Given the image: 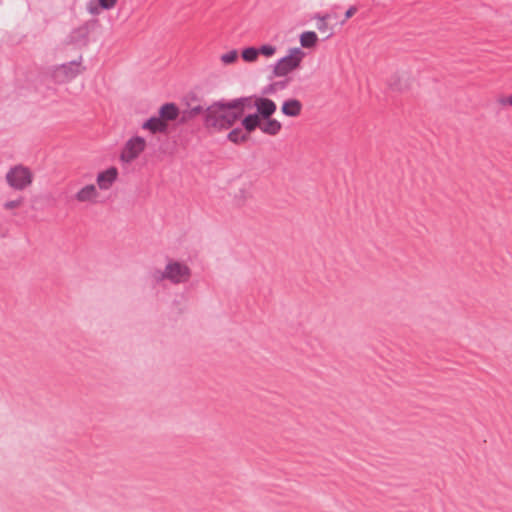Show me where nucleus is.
I'll return each mask as SVG.
<instances>
[{
    "label": "nucleus",
    "instance_id": "obj_23",
    "mask_svg": "<svg viewBox=\"0 0 512 512\" xmlns=\"http://www.w3.org/2000/svg\"><path fill=\"white\" fill-rule=\"evenodd\" d=\"M315 18L318 20L317 21V29L322 32V33H325L328 31V25H327V19L329 18V14H325V15H319L317 14L315 16Z\"/></svg>",
    "mask_w": 512,
    "mask_h": 512
},
{
    "label": "nucleus",
    "instance_id": "obj_24",
    "mask_svg": "<svg viewBox=\"0 0 512 512\" xmlns=\"http://www.w3.org/2000/svg\"><path fill=\"white\" fill-rule=\"evenodd\" d=\"M257 51H259V54H262L266 57H271L275 54L276 47L271 44H263L257 48Z\"/></svg>",
    "mask_w": 512,
    "mask_h": 512
},
{
    "label": "nucleus",
    "instance_id": "obj_18",
    "mask_svg": "<svg viewBox=\"0 0 512 512\" xmlns=\"http://www.w3.org/2000/svg\"><path fill=\"white\" fill-rule=\"evenodd\" d=\"M148 279L153 286L160 284L164 280L168 281L166 267L163 270L157 268L150 270L148 273Z\"/></svg>",
    "mask_w": 512,
    "mask_h": 512
},
{
    "label": "nucleus",
    "instance_id": "obj_12",
    "mask_svg": "<svg viewBox=\"0 0 512 512\" xmlns=\"http://www.w3.org/2000/svg\"><path fill=\"white\" fill-rule=\"evenodd\" d=\"M158 115L164 121V123H168L169 121H174L179 116V108L173 102H168L160 106L158 110Z\"/></svg>",
    "mask_w": 512,
    "mask_h": 512
},
{
    "label": "nucleus",
    "instance_id": "obj_21",
    "mask_svg": "<svg viewBox=\"0 0 512 512\" xmlns=\"http://www.w3.org/2000/svg\"><path fill=\"white\" fill-rule=\"evenodd\" d=\"M205 110L206 108H204L202 105L198 104L196 106H190L189 105V109L185 110L183 112V118L184 119H191L199 114H203V118L205 117Z\"/></svg>",
    "mask_w": 512,
    "mask_h": 512
},
{
    "label": "nucleus",
    "instance_id": "obj_31",
    "mask_svg": "<svg viewBox=\"0 0 512 512\" xmlns=\"http://www.w3.org/2000/svg\"><path fill=\"white\" fill-rule=\"evenodd\" d=\"M503 104H509L512 106V95L508 96L507 98L502 100Z\"/></svg>",
    "mask_w": 512,
    "mask_h": 512
},
{
    "label": "nucleus",
    "instance_id": "obj_1",
    "mask_svg": "<svg viewBox=\"0 0 512 512\" xmlns=\"http://www.w3.org/2000/svg\"><path fill=\"white\" fill-rule=\"evenodd\" d=\"M241 118L240 112L221 107L218 100L206 107L203 123L207 129L221 132L230 129Z\"/></svg>",
    "mask_w": 512,
    "mask_h": 512
},
{
    "label": "nucleus",
    "instance_id": "obj_30",
    "mask_svg": "<svg viewBox=\"0 0 512 512\" xmlns=\"http://www.w3.org/2000/svg\"><path fill=\"white\" fill-rule=\"evenodd\" d=\"M389 85L392 89L398 90V91H402L406 87L405 85H402L401 83H396L393 81H390Z\"/></svg>",
    "mask_w": 512,
    "mask_h": 512
},
{
    "label": "nucleus",
    "instance_id": "obj_26",
    "mask_svg": "<svg viewBox=\"0 0 512 512\" xmlns=\"http://www.w3.org/2000/svg\"><path fill=\"white\" fill-rule=\"evenodd\" d=\"M102 7L101 6H98V0H90L87 4V11L91 14V15H99L100 12H101Z\"/></svg>",
    "mask_w": 512,
    "mask_h": 512
},
{
    "label": "nucleus",
    "instance_id": "obj_15",
    "mask_svg": "<svg viewBox=\"0 0 512 512\" xmlns=\"http://www.w3.org/2000/svg\"><path fill=\"white\" fill-rule=\"evenodd\" d=\"M282 128V124L274 118H262L260 130L267 135L275 136Z\"/></svg>",
    "mask_w": 512,
    "mask_h": 512
},
{
    "label": "nucleus",
    "instance_id": "obj_8",
    "mask_svg": "<svg viewBox=\"0 0 512 512\" xmlns=\"http://www.w3.org/2000/svg\"><path fill=\"white\" fill-rule=\"evenodd\" d=\"M97 23L98 20L93 19L75 28L70 35L71 42L77 45H86L88 43L89 34L96 27Z\"/></svg>",
    "mask_w": 512,
    "mask_h": 512
},
{
    "label": "nucleus",
    "instance_id": "obj_14",
    "mask_svg": "<svg viewBox=\"0 0 512 512\" xmlns=\"http://www.w3.org/2000/svg\"><path fill=\"white\" fill-rule=\"evenodd\" d=\"M241 119V126L248 134L253 132L256 128H261L262 118L256 112L247 114Z\"/></svg>",
    "mask_w": 512,
    "mask_h": 512
},
{
    "label": "nucleus",
    "instance_id": "obj_20",
    "mask_svg": "<svg viewBox=\"0 0 512 512\" xmlns=\"http://www.w3.org/2000/svg\"><path fill=\"white\" fill-rule=\"evenodd\" d=\"M287 84H288L287 80L277 81V82H274V83H270V84H268L267 86H265L263 88L262 94L263 95L274 94L278 90L285 89L287 87Z\"/></svg>",
    "mask_w": 512,
    "mask_h": 512
},
{
    "label": "nucleus",
    "instance_id": "obj_3",
    "mask_svg": "<svg viewBox=\"0 0 512 512\" xmlns=\"http://www.w3.org/2000/svg\"><path fill=\"white\" fill-rule=\"evenodd\" d=\"M305 53L300 47H293L288 50L287 55L280 58L273 67L275 77H285L300 67Z\"/></svg>",
    "mask_w": 512,
    "mask_h": 512
},
{
    "label": "nucleus",
    "instance_id": "obj_25",
    "mask_svg": "<svg viewBox=\"0 0 512 512\" xmlns=\"http://www.w3.org/2000/svg\"><path fill=\"white\" fill-rule=\"evenodd\" d=\"M237 58H238V52H237V50L233 49V50L228 51L227 53H224L221 56V61L224 64H232L233 62L236 61Z\"/></svg>",
    "mask_w": 512,
    "mask_h": 512
},
{
    "label": "nucleus",
    "instance_id": "obj_5",
    "mask_svg": "<svg viewBox=\"0 0 512 512\" xmlns=\"http://www.w3.org/2000/svg\"><path fill=\"white\" fill-rule=\"evenodd\" d=\"M166 273L168 275V281L174 285L186 283L191 277V269L189 266L176 260H169L167 262Z\"/></svg>",
    "mask_w": 512,
    "mask_h": 512
},
{
    "label": "nucleus",
    "instance_id": "obj_22",
    "mask_svg": "<svg viewBox=\"0 0 512 512\" xmlns=\"http://www.w3.org/2000/svg\"><path fill=\"white\" fill-rule=\"evenodd\" d=\"M259 55V51H257L256 47H246L242 50V59L246 62H253L257 59Z\"/></svg>",
    "mask_w": 512,
    "mask_h": 512
},
{
    "label": "nucleus",
    "instance_id": "obj_27",
    "mask_svg": "<svg viewBox=\"0 0 512 512\" xmlns=\"http://www.w3.org/2000/svg\"><path fill=\"white\" fill-rule=\"evenodd\" d=\"M117 0H98V6H101L103 10H110L112 9Z\"/></svg>",
    "mask_w": 512,
    "mask_h": 512
},
{
    "label": "nucleus",
    "instance_id": "obj_11",
    "mask_svg": "<svg viewBox=\"0 0 512 512\" xmlns=\"http://www.w3.org/2000/svg\"><path fill=\"white\" fill-rule=\"evenodd\" d=\"M118 176V170L116 167L111 166L106 170H103L97 174V184L101 190L109 189L112 184L116 181Z\"/></svg>",
    "mask_w": 512,
    "mask_h": 512
},
{
    "label": "nucleus",
    "instance_id": "obj_28",
    "mask_svg": "<svg viewBox=\"0 0 512 512\" xmlns=\"http://www.w3.org/2000/svg\"><path fill=\"white\" fill-rule=\"evenodd\" d=\"M356 11H357L356 6H350L345 12V17H344V20L342 21V23H344L346 20L351 18L356 13Z\"/></svg>",
    "mask_w": 512,
    "mask_h": 512
},
{
    "label": "nucleus",
    "instance_id": "obj_29",
    "mask_svg": "<svg viewBox=\"0 0 512 512\" xmlns=\"http://www.w3.org/2000/svg\"><path fill=\"white\" fill-rule=\"evenodd\" d=\"M20 204V201L19 200H11V201H7L5 204H4V207L6 209H14L16 207H18Z\"/></svg>",
    "mask_w": 512,
    "mask_h": 512
},
{
    "label": "nucleus",
    "instance_id": "obj_2",
    "mask_svg": "<svg viewBox=\"0 0 512 512\" xmlns=\"http://www.w3.org/2000/svg\"><path fill=\"white\" fill-rule=\"evenodd\" d=\"M83 69L82 56H80L77 60L50 67L48 76L54 83L64 84L75 79Z\"/></svg>",
    "mask_w": 512,
    "mask_h": 512
},
{
    "label": "nucleus",
    "instance_id": "obj_16",
    "mask_svg": "<svg viewBox=\"0 0 512 512\" xmlns=\"http://www.w3.org/2000/svg\"><path fill=\"white\" fill-rule=\"evenodd\" d=\"M97 196V190L95 185L89 184L81 188L75 195V198L79 202H86L94 199Z\"/></svg>",
    "mask_w": 512,
    "mask_h": 512
},
{
    "label": "nucleus",
    "instance_id": "obj_9",
    "mask_svg": "<svg viewBox=\"0 0 512 512\" xmlns=\"http://www.w3.org/2000/svg\"><path fill=\"white\" fill-rule=\"evenodd\" d=\"M253 105L256 108V113L261 118H269L277 110L276 103L267 97L256 96Z\"/></svg>",
    "mask_w": 512,
    "mask_h": 512
},
{
    "label": "nucleus",
    "instance_id": "obj_19",
    "mask_svg": "<svg viewBox=\"0 0 512 512\" xmlns=\"http://www.w3.org/2000/svg\"><path fill=\"white\" fill-rule=\"evenodd\" d=\"M318 36L314 31H304L300 35V44L304 48H312L316 45Z\"/></svg>",
    "mask_w": 512,
    "mask_h": 512
},
{
    "label": "nucleus",
    "instance_id": "obj_6",
    "mask_svg": "<svg viewBox=\"0 0 512 512\" xmlns=\"http://www.w3.org/2000/svg\"><path fill=\"white\" fill-rule=\"evenodd\" d=\"M7 183L16 190H23L32 181L28 168L21 165L11 168L6 174Z\"/></svg>",
    "mask_w": 512,
    "mask_h": 512
},
{
    "label": "nucleus",
    "instance_id": "obj_13",
    "mask_svg": "<svg viewBox=\"0 0 512 512\" xmlns=\"http://www.w3.org/2000/svg\"><path fill=\"white\" fill-rule=\"evenodd\" d=\"M302 103L295 98L285 100L281 105V112L287 117H297L302 111Z\"/></svg>",
    "mask_w": 512,
    "mask_h": 512
},
{
    "label": "nucleus",
    "instance_id": "obj_10",
    "mask_svg": "<svg viewBox=\"0 0 512 512\" xmlns=\"http://www.w3.org/2000/svg\"><path fill=\"white\" fill-rule=\"evenodd\" d=\"M143 130L149 131L151 134L167 133L169 129L168 123H164L159 115H152L146 119L142 124Z\"/></svg>",
    "mask_w": 512,
    "mask_h": 512
},
{
    "label": "nucleus",
    "instance_id": "obj_7",
    "mask_svg": "<svg viewBox=\"0 0 512 512\" xmlns=\"http://www.w3.org/2000/svg\"><path fill=\"white\" fill-rule=\"evenodd\" d=\"M255 95L253 96H243L239 98H234L230 100L220 99L219 105L221 107H226L230 110H236L241 113V116H244V112L246 109H251L254 107L253 103L255 101Z\"/></svg>",
    "mask_w": 512,
    "mask_h": 512
},
{
    "label": "nucleus",
    "instance_id": "obj_4",
    "mask_svg": "<svg viewBox=\"0 0 512 512\" xmlns=\"http://www.w3.org/2000/svg\"><path fill=\"white\" fill-rule=\"evenodd\" d=\"M147 143L142 136H132L129 138L120 153L119 159L122 163L130 164L137 159L140 154L146 149Z\"/></svg>",
    "mask_w": 512,
    "mask_h": 512
},
{
    "label": "nucleus",
    "instance_id": "obj_17",
    "mask_svg": "<svg viewBox=\"0 0 512 512\" xmlns=\"http://www.w3.org/2000/svg\"><path fill=\"white\" fill-rule=\"evenodd\" d=\"M242 127H236L227 134V140L234 144L246 142L249 139V134L244 133Z\"/></svg>",
    "mask_w": 512,
    "mask_h": 512
}]
</instances>
